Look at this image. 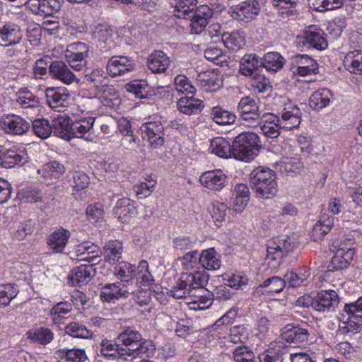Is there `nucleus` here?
Instances as JSON below:
<instances>
[{
  "label": "nucleus",
  "mask_w": 362,
  "mask_h": 362,
  "mask_svg": "<svg viewBox=\"0 0 362 362\" xmlns=\"http://www.w3.org/2000/svg\"><path fill=\"white\" fill-rule=\"evenodd\" d=\"M250 185L258 197L269 199L277 192V183L274 171L259 167L253 170L250 175Z\"/></svg>",
  "instance_id": "obj_1"
},
{
  "label": "nucleus",
  "mask_w": 362,
  "mask_h": 362,
  "mask_svg": "<svg viewBox=\"0 0 362 362\" xmlns=\"http://www.w3.org/2000/svg\"><path fill=\"white\" fill-rule=\"evenodd\" d=\"M209 279V275L204 270L183 273L181 274L180 282L170 291L171 296L176 299L186 298L187 295L194 296L193 291L199 288L203 289Z\"/></svg>",
  "instance_id": "obj_2"
},
{
  "label": "nucleus",
  "mask_w": 362,
  "mask_h": 362,
  "mask_svg": "<svg viewBox=\"0 0 362 362\" xmlns=\"http://www.w3.org/2000/svg\"><path fill=\"white\" fill-rule=\"evenodd\" d=\"M232 147L234 158L247 162L253 159L259 151L261 147L260 139L256 133L244 132L235 138Z\"/></svg>",
  "instance_id": "obj_3"
},
{
  "label": "nucleus",
  "mask_w": 362,
  "mask_h": 362,
  "mask_svg": "<svg viewBox=\"0 0 362 362\" xmlns=\"http://www.w3.org/2000/svg\"><path fill=\"white\" fill-rule=\"evenodd\" d=\"M237 111L243 124L250 127H257L261 122V112L255 100L250 96L241 98Z\"/></svg>",
  "instance_id": "obj_4"
},
{
  "label": "nucleus",
  "mask_w": 362,
  "mask_h": 362,
  "mask_svg": "<svg viewBox=\"0 0 362 362\" xmlns=\"http://www.w3.org/2000/svg\"><path fill=\"white\" fill-rule=\"evenodd\" d=\"M293 237L281 235L269 241L267 244V259L276 261L279 265L282 259L296 247Z\"/></svg>",
  "instance_id": "obj_5"
},
{
  "label": "nucleus",
  "mask_w": 362,
  "mask_h": 362,
  "mask_svg": "<svg viewBox=\"0 0 362 362\" xmlns=\"http://www.w3.org/2000/svg\"><path fill=\"white\" fill-rule=\"evenodd\" d=\"M141 131L152 148H157L164 145L165 130L160 118L143 124Z\"/></svg>",
  "instance_id": "obj_6"
},
{
  "label": "nucleus",
  "mask_w": 362,
  "mask_h": 362,
  "mask_svg": "<svg viewBox=\"0 0 362 362\" xmlns=\"http://www.w3.org/2000/svg\"><path fill=\"white\" fill-rule=\"evenodd\" d=\"M260 9L261 5L257 0H247L230 7V13L233 19L247 23L256 18Z\"/></svg>",
  "instance_id": "obj_7"
},
{
  "label": "nucleus",
  "mask_w": 362,
  "mask_h": 362,
  "mask_svg": "<svg viewBox=\"0 0 362 362\" xmlns=\"http://www.w3.org/2000/svg\"><path fill=\"white\" fill-rule=\"evenodd\" d=\"M131 293H133L132 287L124 282L117 281L103 286L100 293V298L103 302L114 303L120 298H129Z\"/></svg>",
  "instance_id": "obj_8"
},
{
  "label": "nucleus",
  "mask_w": 362,
  "mask_h": 362,
  "mask_svg": "<svg viewBox=\"0 0 362 362\" xmlns=\"http://www.w3.org/2000/svg\"><path fill=\"white\" fill-rule=\"evenodd\" d=\"M310 332L311 327L308 325L289 324L281 330V337L288 343H304L308 341Z\"/></svg>",
  "instance_id": "obj_9"
},
{
  "label": "nucleus",
  "mask_w": 362,
  "mask_h": 362,
  "mask_svg": "<svg viewBox=\"0 0 362 362\" xmlns=\"http://www.w3.org/2000/svg\"><path fill=\"white\" fill-rule=\"evenodd\" d=\"M325 36V33L321 29L310 27L302 36L298 37V43L308 48L323 50L328 45Z\"/></svg>",
  "instance_id": "obj_10"
},
{
  "label": "nucleus",
  "mask_w": 362,
  "mask_h": 362,
  "mask_svg": "<svg viewBox=\"0 0 362 362\" xmlns=\"http://www.w3.org/2000/svg\"><path fill=\"white\" fill-rule=\"evenodd\" d=\"M134 60L122 55L112 57L106 64L107 74L112 78L129 73L134 71Z\"/></svg>",
  "instance_id": "obj_11"
},
{
  "label": "nucleus",
  "mask_w": 362,
  "mask_h": 362,
  "mask_svg": "<svg viewBox=\"0 0 362 362\" xmlns=\"http://www.w3.org/2000/svg\"><path fill=\"white\" fill-rule=\"evenodd\" d=\"M45 96L52 109L62 112L69 103L70 93L65 87H49L45 90Z\"/></svg>",
  "instance_id": "obj_12"
},
{
  "label": "nucleus",
  "mask_w": 362,
  "mask_h": 362,
  "mask_svg": "<svg viewBox=\"0 0 362 362\" xmlns=\"http://www.w3.org/2000/svg\"><path fill=\"white\" fill-rule=\"evenodd\" d=\"M291 69L295 74L305 76L316 74L318 65L308 54H296L291 58Z\"/></svg>",
  "instance_id": "obj_13"
},
{
  "label": "nucleus",
  "mask_w": 362,
  "mask_h": 362,
  "mask_svg": "<svg viewBox=\"0 0 362 362\" xmlns=\"http://www.w3.org/2000/svg\"><path fill=\"white\" fill-rule=\"evenodd\" d=\"M213 14V10L207 5H200L196 7L192 12V16L187 18L190 20L192 32L194 34H199L204 31Z\"/></svg>",
  "instance_id": "obj_14"
},
{
  "label": "nucleus",
  "mask_w": 362,
  "mask_h": 362,
  "mask_svg": "<svg viewBox=\"0 0 362 362\" xmlns=\"http://www.w3.org/2000/svg\"><path fill=\"white\" fill-rule=\"evenodd\" d=\"M338 303V295L334 290L322 291L312 300L311 307L320 313H329L334 310Z\"/></svg>",
  "instance_id": "obj_15"
},
{
  "label": "nucleus",
  "mask_w": 362,
  "mask_h": 362,
  "mask_svg": "<svg viewBox=\"0 0 362 362\" xmlns=\"http://www.w3.org/2000/svg\"><path fill=\"white\" fill-rule=\"evenodd\" d=\"M279 115H281L279 117L280 125L282 129L292 130L299 127L302 112L296 105L291 103L286 104Z\"/></svg>",
  "instance_id": "obj_16"
},
{
  "label": "nucleus",
  "mask_w": 362,
  "mask_h": 362,
  "mask_svg": "<svg viewBox=\"0 0 362 362\" xmlns=\"http://www.w3.org/2000/svg\"><path fill=\"white\" fill-rule=\"evenodd\" d=\"M0 125L8 134L21 135L30 128V124L21 117L16 115H6L0 119Z\"/></svg>",
  "instance_id": "obj_17"
},
{
  "label": "nucleus",
  "mask_w": 362,
  "mask_h": 362,
  "mask_svg": "<svg viewBox=\"0 0 362 362\" xmlns=\"http://www.w3.org/2000/svg\"><path fill=\"white\" fill-rule=\"evenodd\" d=\"M199 180L203 187L212 191H220L228 183V178L221 170L203 173Z\"/></svg>",
  "instance_id": "obj_18"
},
{
  "label": "nucleus",
  "mask_w": 362,
  "mask_h": 362,
  "mask_svg": "<svg viewBox=\"0 0 362 362\" xmlns=\"http://www.w3.org/2000/svg\"><path fill=\"white\" fill-rule=\"evenodd\" d=\"M50 76L63 83L70 85L74 82L78 83L80 80L77 78L65 62L62 61H54L49 66Z\"/></svg>",
  "instance_id": "obj_19"
},
{
  "label": "nucleus",
  "mask_w": 362,
  "mask_h": 362,
  "mask_svg": "<svg viewBox=\"0 0 362 362\" xmlns=\"http://www.w3.org/2000/svg\"><path fill=\"white\" fill-rule=\"evenodd\" d=\"M26 5L33 13L45 16H52L62 6L60 0H28Z\"/></svg>",
  "instance_id": "obj_20"
},
{
  "label": "nucleus",
  "mask_w": 362,
  "mask_h": 362,
  "mask_svg": "<svg viewBox=\"0 0 362 362\" xmlns=\"http://www.w3.org/2000/svg\"><path fill=\"white\" fill-rule=\"evenodd\" d=\"M100 353L107 360L127 359V349L115 341L107 339H103L100 344Z\"/></svg>",
  "instance_id": "obj_21"
},
{
  "label": "nucleus",
  "mask_w": 362,
  "mask_h": 362,
  "mask_svg": "<svg viewBox=\"0 0 362 362\" xmlns=\"http://www.w3.org/2000/svg\"><path fill=\"white\" fill-rule=\"evenodd\" d=\"M355 255L352 248L341 247L337 250L327 266L328 271L336 272L347 269Z\"/></svg>",
  "instance_id": "obj_22"
},
{
  "label": "nucleus",
  "mask_w": 362,
  "mask_h": 362,
  "mask_svg": "<svg viewBox=\"0 0 362 362\" xmlns=\"http://www.w3.org/2000/svg\"><path fill=\"white\" fill-rule=\"evenodd\" d=\"M95 118L93 117H81L72 120L71 129V140L76 138L89 140L90 132L93 129Z\"/></svg>",
  "instance_id": "obj_23"
},
{
  "label": "nucleus",
  "mask_w": 362,
  "mask_h": 362,
  "mask_svg": "<svg viewBox=\"0 0 362 362\" xmlns=\"http://www.w3.org/2000/svg\"><path fill=\"white\" fill-rule=\"evenodd\" d=\"M95 274V268L82 264L74 268L68 276L69 283L74 286L87 284Z\"/></svg>",
  "instance_id": "obj_24"
},
{
  "label": "nucleus",
  "mask_w": 362,
  "mask_h": 362,
  "mask_svg": "<svg viewBox=\"0 0 362 362\" xmlns=\"http://www.w3.org/2000/svg\"><path fill=\"white\" fill-rule=\"evenodd\" d=\"M258 127L265 136L271 139L277 138L280 134V129H282L279 117L273 113L263 114Z\"/></svg>",
  "instance_id": "obj_25"
},
{
  "label": "nucleus",
  "mask_w": 362,
  "mask_h": 362,
  "mask_svg": "<svg viewBox=\"0 0 362 362\" xmlns=\"http://www.w3.org/2000/svg\"><path fill=\"white\" fill-rule=\"evenodd\" d=\"M71 236V233L67 229L60 228L55 230L47 239V244L50 249L56 253L63 252L68 240Z\"/></svg>",
  "instance_id": "obj_26"
},
{
  "label": "nucleus",
  "mask_w": 362,
  "mask_h": 362,
  "mask_svg": "<svg viewBox=\"0 0 362 362\" xmlns=\"http://www.w3.org/2000/svg\"><path fill=\"white\" fill-rule=\"evenodd\" d=\"M22 38V32L20 28L15 24L6 23L0 28L1 45H12L13 43L21 42Z\"/></svg>",
  "instance_id": "obj_27"
},
{
  "label": "nucleus",
  "mask_w": 362,
  "mask_h": 362,
  "mask_svg": "<svg viewBox=\"0 0 362 362\" xmlns=\"http://www.w3.org/2000/svg\"><path fill=\"white\" fill-rule=\"evenodd\" d=\"M261 68H262V58L256 54H246L240 62V71L245 76L257 75Z\"/></svg>",
  "instance_id": "obj_28"
},
{
  "label": "nucleus",
  "mask_w": 362,
  "mask_h": 362,
  "mask_svg": "<svg viewBox=\"0 0 362 362\" xmlns=\"http://www.w3.org/2000/svg\"><path fill=\"white\" fill-rule=\"evenodd\" d=\"M170 59L167 54L161 51L156 50L148 57L147 66L153 73H163L170 65Z\"/></svg>",
  "instance_id": "obj_29"
},
{
  "label": "nucleus",
  "mask_w": 362,
  "mask_h": 362,
  "mask_svg": "<svg viewBox=\"0 0 362 362\" xmlns=\"http://www.w3.org/2000/svg\"><path fill=\"white\" fill-rule=\"evenodd\" d=\"M177 105L179 111L187 115H198L204 107V102L193 96L180 98Z\"/></svg>",
  "instance_id": "obj_30"
},
{
  "label": "nucleus",
  "mask_w": 362,
  "mask_h": 362,
  "mask_svg": "<svg viewBox=\"0 0 362 362\" xmlns=\"http://www.w3.org/2000/svg\"><path fill=\"white\" fill-rule=\"evenodd\" d=\"M72 119L66 115H59L52 120V133L66 141L71 140V129Z\"/></svg>",
  "instance_id": "obj_31"
},
{
  "label": "nucleus",
  "mask_w": 362,
  "mask_h": 362,
  "mask_svg": "<svg viewBox=\"0 0 362 362\" xmlns=\"http://www.w3.org/2000/svg\"><path fill=\"white\" fill-rule=\"evenodd\" d=\"M3 168H11L16 165H23L28 162L27 154L21 150L15 147L8 149H4Z\"/></svg>",
  "instance_id": "obj_32"
},
{
  "label": "nucleus",
  "mask_w": 362,
  "mask_h": 362,
  "mask_svg": "<svg viewBox=\"0 0 362 362\" xmlns=\"http://www.w3.org/2000/svg\"><path fill=\"white\" fill-rule=\"evenodd\" d=\"M286 286L284 279L279 276H272L266 279L262 284H259L255 289L258 295H272L281 292Z\"/></svg>",
  "instance_id": "obj_33"
},
{
  "label": "nucleus",
  "mask_w": 362,
  "mask_h": 362,
  "mask_svg": "<svg viewBox=\"0 0 362 362\" xmlns=\"http://www.w3.org/2000/svg\"><path fill=\"white\" fill-rule=\"evenodd\" d=\"M199 264L205 269L218 270L221 266V255L214 247L204 250L199 253Z\"/></svg>",
  "instance_id": "obj_34"
},
{
  "label": "nucleus",
  "mask_w": 362,
  "mask_h": 362,
  "mask_svg": "<svg viewBox=\"0 0 362 362\" xmlns=\"http://www.w3.org/2000/svg\"><path fill=\"white\" fill-rule=\"evenodd\" d=\"M135 210L134 202L124 197L117 200L114 208V214L121 222L125 223L134 214Z\"/></svg>",
  "instance_id": "obj_35"
},
{
  "label": "nucleus",
  "mask_w": 362,
  "mask_h": 362,
  "mask_svg": "<svg viewBox=\"0 0 362 362\" xmlns=\"http://www.w3.org/2000/svg\"><path fill=\"white\" fill-rule=\"evenodd\" d=\"M141 341V334L130 327H124L117 337V341L121 344V346H125L124 349L134 348Z\"/></svg>",
  "instance_id": "obj_36"
},
{
  "label": "nucleus",
  "mask_w": 362,
  "mask_h": 362,
  "mask_svg": "<svg viewBox=\"0 0 362 362\" xmlns=\"http://www.w3.org/2000/svg\"><path fill=\"white\" fill-rule=\"evenodd\" d=\"M123 245L122 242L114 240L107 242L103 247V252L105 260L110 264H115L122 257Z\"/></svg>",
  "instance_id": "obj_37"
},
{
  "label": "nucleus",
  "mask_w": 362,
  "mask_h": 362,
  "mask_svg": "<svg viewBox=\"0 0 362 362\" xmlns=\"http://www.w3.org/2000/svg\"><path fill=\"white\" fill-rule=\"evenodd\" d=\"M64 171L65 168L62 164L57 161H52L44 165L37 172L45 180L53 182L60 177Z\"/></svg>",
  "instance_id": "obj_38"
},
{
  "label": "nucleus",
  "mask_w": 362,
  "mask_h": 362,
  "mask_svg": "<svg viewBox=\"0 0 362 362\" xmlns=\"http://www.w3.org/2000/svg\"><path fill=\"white\" fill-rule=\"evenodd\" d=\"M333 95L328 88H320L314 92L309 99V105L311 108L315 110H320L327 107Z\"/></svg>",
  "instance_id": "obj_39"
},
{
  "label": "nucleus",
  "mask_w": 362,
  "mask_h": 362,
  "mask_svg": "<svg viewBox=\"0 0 362 362\" xmlns=\"http://www.w3.org/2000/svg\"><path fill=\"white\" fill-rule=\"evenodd\" d=\"M211 153L223 158L233 156V147L230 141L223 137L214 138L209 146Z\"/></svg>",
  "instance_id": "obj_40"
},
{
  "label": "nucleus",
  "mask_w": 362,
  "mask_h": 362,
  "mask_svg": "<svg viewBox=\"0 0 362 362\" xmlns=\"http://www.w3.org/2000/svg\"><path fill=\"white\" fill-rule=\"evenodd\" d=\"M334 225V218L327 215L322 216L320 221L315 224L310 233L313 240L318 242L323 239L325 235L330 231Z\"/></svg>",
  "instance_id": "obj_41"
},
{
  "label": "nucleus",
  "mask_w": 362,
  "mask_h": 362,
  "mask_svg": "<svg viewBox=\"0 0 362 362\" xmlns=\"http://www.w3.org/2000/svg\"><path fill=\"white\" fill-rule=\"evenodd\" d=\"M171 4L176 17L187 19L197 7V0H173Z\"/></svg>",
  "instance_id": "obj_42"
},
{
  "label": "nucleus",
  "mask_w": 362,
  "mask_h": 362,
  "mask_svg": "<svg viewBox=\"0 0 362 362\" xmlns=\"http://www.w3.org/2000/svg\"><path fill=\"white\" fill-rule=\"evenodd\" d=\"M27 337L41 345L49 344L54 339L53 332L47 327H40L27 332Z\"/></svg>",
  "instance_id": "obj_43"
},
{
  "label": "nucleus",
  "mask_w": 362,
  "mask_h": 362,
  "mask_svg": "<svg viewBox=\"0 0 362 362\" xmlns=\"http://www.w3.org/2000/svg\"><path fill=\"white\" fill-rule=\"evenodd\" d=\"M16 102L23 108H34L37 107L40 105L38 97L27 88L18 90L17 93Z\"/></svg>",
  "instance_id": "obj_44"
},
{
  "label": "nucleus",
  "mask_w": 362,
  "mask_h": 362,
  "mask_svg": "<svg viewBox=\"0 0 362 362\" xmlns=\"http://www.w3.org/2000/svg\"><path fill=\"white\" fill-rule=\"evenodd\" d=\"M211 117L214 122L220 125L233 124L236 119V115L234 113L220 106H216L211 109Z\"/></svg>",
  "instance_id": "obj_45"
},
{
  "label": "nucleus",
  "mask_w": 362,
  "mask_h": 362,
  "mask_svg": "<svg viewBox=\"0 0 362 362\" xmlns=\"http://www.w3.org/2000/svg\"><path fill=\"white\" fill-rule=\"evenodd\" d=\"M341 315L347 320H358L362 325V296L357 300L345 304Z\"/></svg>",
  "instance_id": "obj_46"
},
{
  "label": "nucleus",
  "mask_w": 362,
  "mask_h": 362,
  "mask_svg": "<svg viewBox=\"0 0 362 362\" xmlns=\"http://www.w3.org/2000/svg\"><path fill=\"white\" fill-rule=\"evenodd\" d=\"M262 68L276 72L283 67L285 60L279 53L272 52L267 53L264 58H262Z\"/></svg>",
  "instance_id": "obj_47"
},
{
  "label": "nucleus",
  "mask_w": 362,
  "mask_h": 362,
  "mask_svg": "<svg viewBox=\"0 0 362 362\" xmlns=\"http://www.w3.org/2000/svg\"><path fill=\"white\" fill-rule=\"evenodd\" d=\"M58 356L65 362H88V358L84 349H62L58 351Z\"/></svg>",
  "instance_id": "obj_48"
},
{
  "label": "nucleus",
  "mask_w": 362,
  "mask_h": 362,
  "mask_svg": "<svg viewBox=\"0 0 362 362\" xmlns=\"http://www.w3.org/2000/svg\"><path fill=\"white\" fill-rule=\"evenodd\" d=\"M344 63L350 72L362 73V52L359 50L349 52L346 54Z\"/></svg>",
  "instance_id": "obj_49"
},
{
  "label": "nucleus",
  "mask_w": 362,
  "mask_h": 362,
  "mask_svg": "<svg viewBox=\"0 0 362 362\" xmlns=\"http://www.w3.org/2000/svg\"><path fill=\"white\" fill-rule=\"evenodd\" d=\"M221 40L226 47L231 50H238L245 44L244 37L240 31L223 33L221 35Z\"/></svg>",
  "instance_id": "obj_50"
},
{
  "label": "nucleus",
  "mask_w": 362,
  "mask_h": 362,
  "mask_svg": "<svg viewBox=\"0 0 362 362\" xmlns=\"http://www.w3.org/2000/svg\"><path fill=\"white\" fill-rule=\"evenodd\" d=\"M17 196L21 202L25 203L40 202L42 199V191L33 187H26L20 189Z\"/></svg>",
  "instance_id": "obj_51"
},
{
  "label": "nucleus",
  "mask_w": 362,
  "mask_h": 362,
  "mask_svg": "<svg viewBox=\"0 0 362 362\" xmlns=\"http://www.w3.org/2000/svg\"><path fill=\"white\" fill-rule=\"evenodd\" d=\"M65 332L75 338L89 339L93 336V332L84 325L78 322H71L65 327Z\"/></svg>",
  "instance_id": "obj_52"
},
{
  "label": "nucleus",
  "mask_w": 362,
  "mask_h": 362,
  "mask_svg": "<svg viewBox=\"0 0 362 362\" xmlns=\"http://www.w3.org/2000/svg\"><path fill=\"white\" fill-rule=\"evenodd\" d=\"M311 8L316 11L324 12L341 7L343 0H308Z\"/></svg>",
  "instance_id": "obj_53"
},
{
  "label": "nucleus",
  "mask_w": 362,
  "mask_h": 362,
  "mask_svg": "<svg viewBox=\"0 0 362 362\" xmlns=\"http://www.w3.org/2000/svg\"><path fill=\"white\" fill-rule=\"evenodd\" d=\"M72 309V304L67 301H62L54 305L50 310V316L54 324H60L62 320Z\"/></svg>",
  "instance_id": "obj_54"
},
{
  "label": "nucleus",
  "mask_w": 362,
  "mask_h": 362,
  "mask_svg": "<svg viewBox=\"0 0 362 362\" xmlns=\"http://www.w3.org/2000/svg\"><path fill=\"white\" fill-rule=\"evenodd\" d=\"M32 128L36 136L45 139L52 133V123L46 119H36L33 122Z\"/></svg>",
  "instance_id": "obj_55"
},
{
  "label": "nucleus",
  "mask_w": 362,
  "mask_h": 362,
  "mask_svg": "<svg viewBox=\"0 0 362 362\" xmlns=\"http://www.w3.org/2000/svg\"><path fill=\"white\" fill-rule=\"evenodd\" d=\"M234 362H255V355L252 349L246 345H240L233 351Z\"/></svg>",
  "instance_id": "obj_56"
},
{
  "label": "nucleus",
  "mask_w": 362,
  "mask_h": 362,
  "mask_svg": "<svg viewBox=\"0 0 362 362\" xmlns=\"http://www.w3.org/2000/svg\"><path fill=\"white\" fill-rule=\"evenodd\" d=\"M18 288L14 284H6L0 285V305L7 306L16 297Z\"/></svg>",
  "instance_id": "obj_57"
},
{
  "label": "nucleus",
  "mask_w": 362,
  "mask_h": 362,
  "mask_svg": "<svg viewBox=\"0 0 362 362\" xmlns=\"http://www.w3.org/2000/svg\"><path fill=\"white\" fill-rule=\"evenodd\" d=\"M348 322H342L339 324L337 330L338 337H351L353 334L360 332V322L354 319L348 320Z\"/></svg>",
  "instance_id": "obj_58"
},
{
  "label": "nucleus",
  "mask_w": 362,
  "mask_h": 362,
  "mask_svg": "<svg viewBox=\"0 0 362 362\" xmlns=\"http://www.w3.org/2000/svg\"><path fill=\"white\" fill-rule=\"evenodd\" d=\"M153 346L151 341H141L134 348L127 349V356L148 357L153 353Z\"/></svg>",
  "instance_id": "obj_59"
},
{
  "label": "nucleus",
  "mask_w": 362,
  "mask_h": 362,
  "mask_svg": "<svg viewBox=\"0 0 362 362\" xmlns=\"http://www.w3.org/2000/svg\"><path fill=\"white\" fill-rule=\"evenodd\" d=\"M249 332L244 325L234 326L230 329L228 337V341L233 344H243L248 339Z\"/></svg>",
  "instance_id": "obj_60"
},
{
  "label": "nucleus",
  "mask_w": 362,
  "mask_h": 362,
  "mask_svg": "<svg viewBox=\"0 0 362 362\" xmlns=\"http://www.w3.org/2000/svg\"><path fill=\"white\" fill-rule=\"evenodd\" d=\"M86 214L92 223H100L103 221L105 214L103 205L98 202L89 204L86 208Z\"/></svg>",
  "instance_id": "obj_61"
},
{
  "label": "nucleus",
  "mask_w": 362,
  "mask_h": 362,
  "mask_svg": "<svg viewBox=\"0 0 362 362\" xmlns=\"http://www.w3.org/2000/svg\"><path fill=\"white\" fill-rule=\"evenodd\" d=\"M132 272L133 264L127 262H120L115 267L116 276L121 282H124L128 286H129V279H132Z\"/></svg>",
  "instance_id": "obj_62"
},
{
  "label": "nucleus",
  "mask_w": 362,
  "mask_h": 362,
  "mask_svg": "<svg viewBox=\"0 0 362 362\" xmlns=\"http://www.w3.org/2000/svg\"><path fill=\"white\" fill-rule=\"evenodd\" d=\"M252 76L251 86L255 93H264L271 90L272 86L268 78L259 74Z\"/></svg>",
  "instance_id": "obj_63"
},
{
  "label": "nucleus",
  "mask_w": 362,
  "mask_h": 362,
  "mask_svg": "<svg viewBox=\"0 0 362 362\" xmlns=\"http://www.w3.org/2000/svg\"><path fill=\"white\" fill-rule=\"evenodd\" d=\"M204 57L208 61L220 66H223V64L226 62L222 49L215 45L210 46L205 49Z\"/></svg>",
  "instance_id": "obj_64"
}]
</instances>
